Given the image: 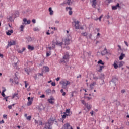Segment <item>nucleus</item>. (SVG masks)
Segmentation results:
<instances>
[{
  "label": "nucleus",
  "instance_id": "f257e3e1",
  "mask_svg": "<svg viewBox=\"0 0 129 129\" xmlns=\"http://www.w3.org/2000/svg\"><path fill=\"white\" fill-rule=\"evenodd\" d=\"M53 123H54V119L53 117H50V119H48V122L45 123V126L43 129H52L51 126L53 125Z\"/></svg>",
  "mask_w": 129,
  "mask_h": 129
},
{
  "label": "nucleus",
  "instance_id": "f03ea898",
  "mask_svg": "<svg viewBox=\"0 0 129 129\" xmlns=\"http://www.w3.org/2000/svg\"><path fill=\"white\" fill-rule=\"evenodd\" d=\"M118 64V60H115L114 62V64H113V66H114V68L115 69H117V68H120V67H122L123 65H124V62L123 61H120Z\"/></svg>",
  "mask_w": 129,
  "mask_h": 129
},
{
  "label": "nucleus",
  "instance_id": "7ed1b4c3",
  "mask_svg": "<svg viewBox=\"0 0 129 129\" xmlns=\"http://www.w3.org/2000/svg\"><path fill=\"white\" fill-rule=\"evenodd\" d=\"M62 88L63 89H66L67 88V85H70V81H62L61 82Z\"/></svg>",
  "mask_w": 129,
  "mask_h": 129
},
{
  "label": "nucleus",
  "instance_id": "20e7f679",
  "mask_svg": "<svg viewBox=\"0 0 129 129\" xmlns=\"http://www.w3.org/2000/svg\"><path fill=\"white\" fill-rule=\"evenodd\" d=\"M116 81H118V78L116 76L112 77V80L109 82L110 84L113 83V84L115 86H116Z\"/></svg>",
  "mask_w": 129,
  "mask_h": 129
},
{
  "label": "nucleus",
  "instance_id": "39448f33",
  "mask_svg": "<svg viewBox=\"0 0 129 129\" xmlns=\"http://www.w3.org/2000/svg\"><path fill=\"white\" fill-rule=\"evenodd\" d=\"M73 3V0H67L65 1L63 3H61V5L62 6H64V5H68V6H70V5H72Z\"/></svg>",
  "mask_w": 129,
  "mask_h": 129
},
{
  "label": "nucleus",
  "instance_id": "423d86ee",
  "mask_svg": "<svg viewBox=\"0 0 129 129\" xmlns=\"http://www.w3.org/2000/svg\"><path fill=\"white\" fill-rule=\"evenodd\" d=\"M15 45H16L15 41L13 40L12 41H11L10 42L8 41V44L7 48H9V47H11V46H15Z\"/></svg>",
  "mask_w": 129,
  "mask_h": 129
},
{
  "label": "nucleus",
  "instance_id": "0eeeda50",
  "mask_svg": "<svg viewBox=\"0 0 129 129\" xmlns=\"http://www.w3.org/2000/svg\"><path fill=\"white\" fill-rule=\"evenodd\" d=\"M27 99H28V103H27V106H30L31 105H32V101H33V98H31V97H28L27 98Z\"/></svg>",
  "mask_w": 129,
  "mask_h": 129
},
{
  "label": "nucleus",
  "instance_id": "6e6552de",
  "mask_svg": "<svg viewBox=\"0 0 129 129\" xmlns=\"http://www.w3.org/2000/svg\"><path fill=\"white\" fill-rule=\"evenodd\" d=\"M75 23V29L76 30H79V21H74Z\"/></svg>",
  "mask_w": 129,
  "mask_h": 129
},
{
  "label": "nucleus",
  "instance_id": "1a4fd4ad",
  "mask_svg": "<svg viewBox=\"0 0 129 129\" xmlns=\"http://www.w3.org/2000/svg\"><path fill=\"white\" fill-rule=\"evenodd\" d=\"M107 54H108V52L107 51V49L105 47L104 50L101 51V55L102 56H104V55H106Z\"/></svg>",
  "mask_w": 129,
  "mask_h": 129
},
{
  "label": "nucleus",
  "instance_id": "9d476101",
  "mask_svg": "<svg viewBox=\"0 0 129 129\" xmlns=\"http://www.w3.org/2000/svg\"><path fill=\"white\" fill-rule=\"evenodd\" d=\"M92 7L95 9L96 8V5H97V0H92Z\"/></svg>",
  "mask_w": 129,
  "mask_h": 129
},
{
  "label": "nucleus",
  "instance_id": "9b49d317",
  "mask_svg": "<svg viewBox=\"0 0 129 129\" xmlns=\"http://www.w3.org/2000/svg\"><path fill=\"white\" fill-rule=\"evenodd\" d=\"M69 53H66L64 54V56H63V59H64V60H66L67 61V60H69Z\"/></svg>",
  "mask_w": 129,
  "mask_h": 129
},
{
  "label": "nucleus",
  "instance_id": "f8f14e48",
  "mask_svg": "<svg viewBox=\"0 0 129 129\" xmlns=\"http://www.w3.org/2000/svg\"><path fill=\"white\" fill-rule=\"evenodd\" d=\"M117 8H120L119 3H117L115 6H112V10H117Z\"/></svg>",
  "mask_w": 129,
  "mask_h": 129
},
{
  "label": "nucleus",
  "instance_id": "ddd939ff",
  "mask_svg": "<svg viewBox=\"0 0 129 129\" xmlns=\"http://www.w3.org/2000/svg\"><path fill=\"white\" fill-rule=\"evenodd\" d=\"M65 45H69L70 44V39L69 38H66L64 40Z\"/></svg>",
  "mask_w": 129,
  "mask_h": 129
},
{
  "label": "nucleus",
  "instance_id": "4468645a",
  "mask_svg": "<svg viewBox=\"0 0 129 129\" xmlns=\"http://www.w3.org/2000/svg\"><path fill=\"white\" fill-rule=\"evenodd\" d=\"M13 33H14V31L11 29V30H8V32H6V34L7 36H11Z\"/></svg>",
  "mask_w": 129,
  "mask_h": 129
},
{
  "label": "nucleus",
  "instance_id": "2eb2a0df",
  "mask_svg": "<svg viewBox=\"0 0 129 129\" xmlns=\"http://www.w3.org/2000/svg\"><path fill=\"white\" fill-rule=\"evenodd\" d=\"M85 106V107L87 108L88 110H90V109H91V108L92 107L91 106V105H90V104H89L88 103H87V104H86V105Z\"/></svg>",
  "mask_w": 129,
  "mask_h": 129
},
{
  "label": "nucleus",
  "instance_id": "dca6fc26",
  "mask_svg": "<svg viewBox=\"0 0 129 129\" xmlns=\"http://www.w3.org/2000/svg\"><path fill=\"white\" fill-rule=\"evenodd\" d=\"M13 82H15V83H16V84H18L19 83V79L18 78V77L17 76L14 77Z\"/></svg>",
  "mask_w": 129,
  "mask_h": 129
},
{
  "label": "nucleus",
  "instance_id": "f3484780",
  "mask_svg": "<svg viewBox=\"0 0 129 129\" xmlns=\"http://www.w3.org/2000/svg\"><path fill=\"white\" fill-rule=\"evenodd\" d=\"M125 57V54L123 53H121V55H120L119 59V60H123V58Z\"/></svg>",
  "mask_w": 129,
  "mask_h": 129
},
{
  "label": "nucleus",
  "instance_id": "a211bd4d",
  "mask_svg": "<svg viewBox=\"0 0 129 129\" xmlns=\"http://www.w3.org/2000/svg\"><path fill=\"white\" fill-rule=\"evenodd\" d=\"M55 44L56 46H60L62 48V45H63V42H59V41H56Z\"/></svg>",
  "mask_w": 129,
  "mask_h": 129
},
{
  "label": "nucleus",
  "instance_id": "6ab92c4d",
  "mask_svg": "<svg viewBox=\"0 0 129 129\" xmlns=\"http://www.w3.org/2000/svg\"><path fill=\"white\" fill-rule=\"evenodd\" d=\"M48 11L49 12V14L52 16V15H53L54 14V11H53L52 10V8L51 7H49V9H48Z\"/></svg>",
  "mask_w": 129,
  "mask_h": 129
},
{
  "label": "nucleus",
  "instance_id": "aec40b11",
  "mask_svg": "<svg viewBox=\"0 0 129 129\" xmlns=\"http://www.w3.org/2000/svg\"><path fill=\"white\" fill-rule=\"evenodd\" d=\"M28 50H30V51H34V49H35V48H34V46H32L29 45L28 46Z\"/></svg>",
  "mask_w": 129,
  "mask_h": 129
},
{
  "label": "nucleus",
  "instance_id": "412c9836",
  "mask_svg": "<svg viewBox=\"0 0 129 129\" xmlns=\"http://www.w3.org/2000/svg\"><path fill=\"white\" fill-rule=\"evenodd\" d=\"M18 93H15L14 94H13L12 98H15V97H16L18 98V99H19V96H18Z\"/></svg>",
  "mask_w": 129,
  "mask_h": 129
},
{
  "label": "nucleus",
  "instance_id": "4be33fe9",
  "mask_svg": "<svg viewBox=\"0 0 129 129\" xmlns=\"http://www.w3.org/2000/svg\"><path fill=\"white\" fill-rule=\"evenodd\" d=\"M54 99L53 98H51L50 99H48V101L49 103H50L51 104H53V103H54V102H53V100Z\"/></svg>",
  "mask_w": 129,
  "mask_h": 129
},
{
  "label": "nucleus",
  "instance_id": "5701e85b",
  "mask_svg": "<svg viewBox=\"0 0 129 129\" xmlns=\"http://www.w3.org/2000/svg\"><path fill=\"white\" fill-rule=\"evenodd\" d=\"M98 64H101V65H104L105 62L102 61V60L101 59H100L98 61Z\"/></svg>",
  "mask_w": 129,
  "mask_h": 129
},
{
  "label": "nucleus",
  "instance_id": "b1692460",
  "mask_svg": "<svg viewBox=\"0 0 129 129\" xmlns=\"http://www.w3.org/2000/svg\"><path fill=\"white\" fill-rule=\"evenodd\" d=\"M104 68V66H100V69L98 70V72H101L102 71V69Z\"/></svg>",
  "mask_w": 129,
  "mask_h": 129
},
{
  "label": "nucleus",
  "instance_id": "393cba45",
  "mask_svg": "<svg viewBox=\"0 0 129 129\" xmlns=\"http://www.w3.org/2000/svg\"><path fill=\"white\" fill-rule=\"evenodd\" d=\"M64 113V114L63 115H62V119L66 118V117L68 116V115H69V114H66V113Z\"/></svg>",
  "mask_w": 129,
  "mask_h": 129
},
{
  "label": "nucleus",
  "instance_id": "a878e982",
  "mask_svg": "<svg viewBox=\"0 0 129 129\" xmlns=\"http://www.w3.org/2000/svg\"><path fill=\"white\" fill-rule=\"evenodd\" d=\"M26 50V48L23 47L22 48V49L21 50H19L18 51V53H19L20 54H22V53H23V52H24V51H25Z\"/></svg>",
  "mask_w": 129,
  "mask_h": 129
},
{
  "label": "nucleus",
  "instance_id": "bb28decb",
  "mask_svg": "<svg viewBox=\"0 0 129 129\" xmlns=\"http://www.w3.org/2000/svg\"><path fill=\"white\" fill-rule=\"evenodd\" d=\"M64 113L66 114H69H69L70 113V109H67L66 112Z\"/></svg>",
  "mask_w": 129,
  "mask_h": 129
},
{
  "label": "nucleus",
  "instance_id": "cd10ccee",
  "mask_svg": "<svg viewBox=\"0 0 129 129\" xmlns=\"http://www.w3.org/2000/svg\"><path fill=\"white\" fill-rule=\"evenodd\" d=\"M44 71H45V72H49V67H44Z\"/></svg>",
  "mask_w": 129,
  "mask_h": 129
},
{
  "label": "nucleus",
  "instance_id": "c85d7f7f",
  "mask_svg": "<svg viewBox=\"0 0 129 129\" xmlns=\"http://www.w3.org/2000/svg\"><path fill=\"white\" fill-rule=\"evenodd\" d=\"M33 31H34V32H39L40 31V30L39 29V28L38 27H35V28H33Z\"/></svg>",
  "mask_w": 129,
  "mask_h": 129
},
{
  "label": "nucleus",
  "instance_id": "c756f323",
  "mask_svg": "<svg viewBox=\"0 0 129 129\" xmlns=\"http://www.w3.org/2000/svg\"><path fill=\"white\" fill-rule=\"evenodd\" d=\"M81 35L83 37H87V33H86V32L82 33Z\"/></svg>",
  "mask_w": 129,
  "mask_h": 129
},
{
  "label": "nucleus",
  "instance_id": "7c9ffc66",
  "mask_svg": "<svg viewBox=\"0 0 129 129\" xmlns=\"http://www.w3.org/2000/svg\"><path fill=\"white\" fill-rule=\"evenodd\" d=\"M25 71L26 72V73H27L28 75H30V70H29V69H25Z\"/></svg>",
  "mask_w": 129,
  "mask_h": 129
},
{
  "label": "nucleus",
  "instance_id": "2f4dec72",
  "mask_svg": "<svg viewBox=\"0 0 129 129\" xmlns=\"http://www.w3.org/2000/svg\"><path fill=\"white\" fill-rule=\"evenodd\" d=\"M27 23H23V24H25V25H30L31 24V20H27Z\"/></svg>",
  "mask_w": 129,
  "mask_h": 129
},
{
  "label": "nucleus",
  "instance_id": "473e14b6",
  "mask_svg": "<svg viewBox=\"0 0 129 129\" xmlns=\"http://www.w3.org/2000/svg\"><path fill=\"white\" fill-rule=\"evenodd\" d=\"M49 56H51V50H49L48 52H46V56L49 57Z\"/></svg>",
  "mask_w": 129,
  "mask_h": 129
},
{
  "label": "nucleus",
  "instance_id": "72a5a7b5",
  "mask_svg": "<svg viewBox=\"0 0 129 129\" xmlns=\"http://www.w3.org/2000/svg\"><path fill=\"white\" fill-rule=\"evenodd\" d=\"M46 92L47 94H49V93H51V89H48L47 90H46Z\"/></svg>",
  "mask_w": 129,
  "mask_h": 129
},
{
  "label": "nucleus",
  "instance_id": "f704fd0d",
  "mask_svg": "<svg viewBox=\"0 0 129 129\" xmlns=\"http://www.w3.org/2000/svg\"><path fill=\"white\" fill-rule=\"evenodd\" d=\"M19 12L18 11H16L15 12V16L16 17H19Z\"/></svg>",
  "mask_w": 129,
  "mask_h": 129
},
{
  "label": "nucleus",
  "instance_id": "c9c22d12",
  "mask_svg": "<svg viewBox=\"0 0 129 129\" xmlns=\"http://www.w3.org/2000/svg\"><path fill=\"white\" fill-rule=\"evenodd\" d=\"M26 12L27 13H29V14H31V13H32V10L30 9H27Z\"/></svg>",
  "mask_w": 129,
  "mask_h": 129
},
{
  "label": "nucleus",
  "instance_id": "e433bc0d",
  "mask_svg": "<svg viewBox=\"0 0 129 129\" xmlns=\"http://www.w3.org/2000/svg\"><path fill=\"white\" fill-rule=\"evenodd\" d=\"M65 60H66V59H63V58H62V59H61L60 60V63H66V61H65Z\"/></svg>",
  "mask_w": 129,
  "mask_h": 129
},
{
  "label": "nucleus",
  "instance_id": "4c0bfd02",
  "mask_svg": "<svg viewBox=\"0 0 129 129\" xmlns=\"http://www.w3.org/2000/svg\"><path fill=\"white\" fill-rule=\"evenodd\" d=\"M24 28H25V26H24V25L21 26L20 29H21V32H23V31H24Z\"/></svg>",
  "mask_w": 129,
  "mask_h": 129
},
{
  "label": "nucleus",
  "instance_id": "58836bf2",
  "mask_svg": "<svg viewBox=\"0 0 129 129\" xmlns=\"http://www.w3.org/2000/svg\"><path fill=\"white\" fill-rule=\"evenodd\" d=\"M8 98H9V96L4 97L3 100H6V102H8Z\"/></svg>",
  "mask_w": 129,
  "mask_h": 129
},
{
  "label": "nucleus",
  "instance_id": "ea45409f",
  "mask_svg": "<svg viewBox=\"0 0 129 129\" xmlns=\"http://www.w3.org/2000/svg\"><path fill=\"white\" fill-rule=\"evenodd\" d=\"M90 85H91V86L93 87V86L96 85V82H93V83L92 84H91Z\"/></svg>",
  "mask_w": 129,
  "mask_h": 129
},
{
  "label": "nucleus",
  "instance_id": "a19ab883",
  "mask_svg": "<svg viewBox=\"0 0 129 129\" xmlns=\"http://www.w3.org/2000/svg\"><path fill=\"white\" fill-rule=\"evenodd\" d=\"M31 118H32L31 116H28L26 117V119H27V120H31Z\"/></svg>",
  "mask_w": 129,
  "mask_h": 129
},
{
  "label": "nucleus",
  "instance_id": "79ce46f5",
  "mask_svg": "<svg viewBox=\"0 0 129 129\" xmlns=\"http://www.w3.org/2000/svg\"><path fill=\"white\" fill-rule=\"evenodd\" d=\"M24 83H25V88H27L28 87V84L27 83V81H25Z\"/></svg>",
  "mask_w": 129,
  "mask_h": 129
},
{
  "label": "nucleus",
  "instance_id": "37998d69",
  "mask_svg": "<svg viewBox=\"0 0 129 129\" xmlns=\"http://www.w3.org/2000/svg\"><path fill=\"white\" fill-rule=\"evenodd\" d=\"M82 104H84V105H85V106L87 104V103H86V102L85 101H84V100H82Z\"/></svg>",
  "mask_w": 129,
  "mask_h": 129
},
{
  "label": "nucleus",
  "instance_id": "c03bdc74",
  "mask_svg": "<svg viewBox=\"0 0 129 129\" xmlns=\"http://www.w3.org/2000/svg\"><path fill=\"white\" fill-rule=\"evenodd\" d=\"M102 17H103V15H101L99 17V18H98V20L99 21V22H101V19H102Z\"/></svg>",
  "mask_w": 129,
  "mask_h": 129
},
{
  "label": "nucleus",
  "instance_id": "a18cd8bd",
  "mask_svg": "<svg viewBox=\"0 0 129 129\" xmlns=\"http://www.w3.org/2000/svg\"><path fill=\"white\" fill-rule=\"evenodd\" d=\"M55 42H52V49H55Z\"/></svg>",
  "mask_w": 129,
  "mask_h": 129
},
{
  "label": "nucleus",
  "instance_id": "49530a36",
  "mask_svg": "<svg viewBox=\"0 0 129 129\" xmlns=\"http://www.w3.org/2000/svg\"><path fill=\"white\" fill-rule=\"evenodd\" d=\"M1 95L3 96V97H6V95L5 94V93H4V92H2Z\"/></svg>",
  "mask_w": 129,
  "mask_h": 129
},
{
  "label": "nucleus",
  "instance_id": "de8ad7c7",
  "mask_svg": "<svg viewBox=\"0 0 129 129\" xmlns=\"http://www.w3.org/2000/svg\"><path fill=\"white\" fill-rule=\"evenodd\" d=\"M66 10H70V11H72V8L71 7H66Z\"/></svg>",
  "mask_w": 129,
  "mask_h": 129
},
{
  "label": "nucleus",
  "instance_id": "09e8293b",
  "mask_svg": "<svg viewBox=\"0 0 129 129\" xmlns=\"http://www.w3.org/2000/svg\"><path fill=\"white\" fill-rule=\"evenodd\" d=\"M51 85H52V86H56V83H55V82H52L51 83Z\"/></svg>",
  "mask_w": 129,
  "mask_h": 129
},
{
  "label": "nucleus",
  "instance_id": "8fccbe9b",
  "mask_svg": "<svg viewBox=\"0 0 129 129\" xmlns=\"http://www.w3.org/2000/svg\"><path fill=\"white\" fill-rule=\"evenodd\" d=\"M33 78H34V79L36 80L37 79V78H38V76L37 74H35V75L34 76H33Z\"/></svg>",
  "mask_w": 129,
  "mask_h": 129
},
{
  "label": "nucleus",
  "instance_id": "3c124183",
  "mask_svg": "<svg viewBox=\"0 0 129 129\" xmlns=\"http://www.w3.org/2000/svg\"><path fill=\"white\" fill-rule=\"evenodd\" d=\"M39 125H43V122L42 121H39Z\"/></svg>",
  "mask_w": 129,
  "mask_h": 129
},
{
  "label": "nucleus",
  "instance_id": "603ef678",
  "mask_svg": "<svg viewBox=\"0 0 129 129\" xmlns=\"http://www.w3.org/2000/svg\"><path fill=\"white\" fill-rule=\"evenodd\" d=\"M32 22L33 24H36V19H33Z\"/></svg>",
  "mask_w": 129,
  "mask_h": 129
},
{
  "label": "nucleus",
  "instance_id": "864d4df0",
  "mask_svg": "<svg viewBox=\"0 0 129 129\" xmlns=\"http://www.w3.org/2000/svg\"><path fill=\"white\" fill-rule=\"evenodd\" d=\"M75 93V92H72V94H71L72 97H74V93Z\"/></svg>",
  "mask_w": 129,
  "mask_h": 129
},
{
  "label": "nucleus",
  "instance_id": "5fc2aeb1",
  "mask_svg": "<svg viewBox=\"0 0 129 129\" xmlns=\"http://www.w3.org/2000/svg\"><path fill=\"white\" fill-rule=\"evenodd\" d=\"M121 93H125V90L123 89L121 91Z\"/></svg>",
  "mask_w": 129,
  "mask_h": 129
},
{
  "label": "nucleus",
  "instance_id": "6e6d98bb",
  "mask_svg": "<svg viewBox=\"0 0 129 129\" xmlns=\"http://www.w3.org/2000/svg\"><path fill=\"white\" fill-rule=\"evenodd\" d=\"M3 123H5V121H4V120L0 121V124H3Z\"/></svg>",
  "mask_w": 129,
  "mask_h": 129
},
{
  "label": "nucleus",
  "instance_id": "4d7b16f0",
  "mask_svg": "<svg viewBox=\"0 0 129 129\" xmlns=\"http://www.w3.org/2000/svg\"><path fill=\"white\" fill-rule=\"evenodd\" d=\"M40 98H44L45 95L42 94L41 96H40Z\"/></svg>",
  "mask_w": 129,
  "mask_h": 129
},
{
  "label": "nucleus",
  "instance_id": "13d9d810",
  "mask_svg": "<svg viewBox=\"0 0 129 129\" xmlns=\"http://www.w3.org/2000/svg\"><path fill=\"white\" fill-rule=\"evenodd\" d=\"M8 19L9 20L10 22H12V16H10Z\"/></svg>",
  "mask_w": 129,
  "mask_h": 129
},
{
  "label": "nucleus",
  "instance_id": "bf43d9fd",
  "mask_svg": "<svg viewBox=\"0 0 129 129\" xmlns=\"http://www.w3.org/2000/svg\"><path fill=\"white\" fill-rule=\"evenodd\" d=\"M69 14L70 15H72V11L70 10L69 12Z\"/></svg>",
  "mask_w": 129,
  "mask_h": 129
},
{
  "label": "nucleus",
  "instance_id": "052dcab7",
  "mask_svg": "<svg viewBox=\"0 0 129 129\" xmlns=\"http://www.w3.org/2000/svg\"><path fill=\"white\" fill-rule=\"evenodd\" d=\"M8 108L9 109H12V105H9V106H8Z\"/></svg>",
  "mask_w": 129,
  "mask_h": 129
},
{
  "label": "nucleus",
  "instance_id": "680f3d73",
  "mask_svg": "<svg viewBox=\"0 0 129 129\" xmlns=\"http://www.w3.org/2000/svg\"><path fill=\"white\" fill-rule=\"evenodd\" d=\"M124 43H125L126 46H127V47H128V43H127V42H126V41H124Z\"/></svg>",
  "mask_w": 129,
  "mask_h": 129
},
{
  "label": "nucleus",
  "instance_id": "e2e57ef3",
  "mask_svg": "<svg viewBox=\"0 0 129 129\" xmlns=\"http://www.w3.org/2000/svg\"><path fill=\"white\" fill-rule=\"evenodd\" d=\"M7 115H5V114L3 115V117H4V118H6V119H7Z\"/></svg>",
  "mask_w": 129,
  "mask_h": 129
},
{
  "label": "nucleus",
  "instance_id": "0e129e2a",
  "mask_svg": "<svg viewBox=\"0 0 129 129\" xmlns=\"http://www.w3.org/2000/svg\"><path fill=\"white\" fill-rule=\"evenodd\" d=\"M43 76V73H38V76Z\"/></svg>",
  "mask_w": 129,
  "mask_h": 129
},
{
  "label": "nucleus",
  "instance_id": "69168bd1",
  "mask_svg": "<svg viewBox=\"0 0 129 129\" xmlns=\"http://www.w3.org/2000/svg\"><path fill=\"white\" fill-rule=\"evenodd\" d=\"M92 37V34H90L89 35V39H91V37Z\"/></svg>",
  "mask_w": 129,
  "mask_h": 129
},
{
  "label": "nucleus",
  "instance_id": "338daca9",
  "mask_svg": "<svg viewBox=\"0 0 129 129\" xmlns=\"http://www.w3.org/2000/svg\"><path fill=\"white\" fill-rule=\"evenodd\" d=\"M59 23H60V21H58V20H56V21H55V24H59Z\"/></svg>",
  "mask_w": 129,
  "mask_h": 129
},
{
  "label": "nucleus",
  "instance_id": "774afa93",
  "mask_svg": "<svg viewBox=\"0 0 129 129\" xmlns=\"http://www.w3.org/2000/svg\"><path fill=\"white\" fill-rule=\"evenodd\" d=\"M27 19H26V18H24V19H23V22H24V23H26V22H27Z\"/></svg>",
  "mask_w": 129,
  "mask_h": 129
}]
</instances>
